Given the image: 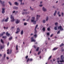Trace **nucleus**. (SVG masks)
I'll return each mask as SVG.
<instances>
[{
    "label": "nucleus",
    "mask_w": 64,
    "mask_h": 64,
    "mask_svg": "<svg viewBox=\"0 0 64 64\" xmlns=\"http://www.w3.org/2000/svg\"><path fill=\"white\" fill-rule=\"evenodd\" d=\"M35 17H33L32 18L31 22H33V24L34 25L36 24V20L35 21Z\"/></svg>",
    "instance_id": "nucleus-1"
},
{
    "label": "nucleus",
    "mask_w": 64,
    "mask_h": 64,
    "mask_svg": "<svg viewBox=\"0 0 64 64\" xmlns=\"http://www.w3.org/2000/svg\"><path fill=\"white\" fill-rule=\"evenodd\" d=\"M10 16L11 21H12V22H14V21H15V20H14V17H13L12 15H10Z\"/></svg>",
    "instance_id": "nucleus-2"
},
{
    "label": "nucleus",
    "mask_w": 64,
    "mask_h": 64,
    "mask_svg": "<svg viewBox=\"0 0 64 64\" xmlns=\"http://www.w3.org/2000/svg\"><path fill=\"white\" fill-rule=\"evenodd\" d=\"M0 2L1 4H2V6H5V4H4V3H5V2L4 1L2 2L1 0H0Z\"/></svg>",
    "instance_id": "nucleus-3"
},
{
    "label": "nucleus",
    "mask_w": 64,
    "mask_h": 64,
    "mask_svg": "<svg viewBox=\"0 0 64 64\" xmlns=\"http://www.w3.org/2000/svg\"><path fill=\"white\" fill-rule=\"evenodd\" d=\"M58 29L60 30V31H63L64 30V29L62 28L61 26H60L58 27Z\"/></svg>",
    "instance_id": "nucleus-4"
},
{
    "label": "nucleus",
    "mask_w": 64,
    "mask_h": 64,
    "mask_svg": "<svg viewBox=\"0 0 64 64\" xmlns=\"http://www.w3.org/2000/svg\"><path fill=\"white\" fill-rule=\"evenodd\" d=\"M9 49H8L7 50L8 52L7 53V54H11V53H12V50L11 49L10 50L9 52Z\"/></svg>",
    "instance_id": "nucleus-5"
},
{
    "label": "nucleus",
    "mask_w": 64,
    "mask_h": 64,
    "mask_svg": "<svg viewBox=\"0 0 64 64\" xmlns=\"http://www.w3.org/2000/svg\"><path fill=\"white\" fill-rule=\"evenodd\" d=\"M20 31V30L19 29V28H17L16 32V34H18V33H19Z\"/></svg>",
    "instance_id": "nucleus-6"
},
{
    "label": "nucleus",
    "mask_w": 64,
    "mask_h": 64,
    "mask_svg": "<svg viewBox=\"0 0 64 64\" xmlns=\"http://www.w3.org/2000/svg\"><path fill=\"white\" fill-rule=\"evenodd\" d=\"M42 10L44 12H46L47 11V9L44 7H43L42 8Z\"/></svg>",
    "instance_id": "nucleus-7"
},
{
    "label": "nucleus",
    "mask_w": 64,
    "mask_h": 64,
    "mask_svg": "<svg viewBox=\"0 0 64 64\" xmlns=\"http://www.w3.org/2000/svg\"><path fill=\"white\" fill-rule=\"evenodd\" d=\"M40 17V15H36V21H37L38 20V18Z\"/></svg>",
    "instance_id": "nucleus-8"
},
{
    "label": "nucleus",
    "mask_w": 64,
    "mask_h": 64,
    "mask_svg": "<svg viewBox=\"0 0 64 64\" xmlns=\"http://www.w3.org/2000/svg\"><path fill=\"white\" fill-rule=\"evenodd\" d=\"M31 42H35L36 41V40L33 39V37H32L31 38Z\"/></svg>",
    "instance_id": "nucleus-9"
},
{
    "label": "nucleus",
    "mask_w": 64,
    "mask_h": 64,
    "mask_svg": "<svg viewBox=\"0 0 64 64\" xmlns=\"http://www.w3.org/2000/svg\"><path fill=\"white\" fill-rule=\"evenodd\" d=\"M20 20H19L17 19L16 20V24H18L20 22Z\"/></svg>",
    "instance_id": "nucleus-10"
},
{
    "label": "nucleus",
    "mask_w": 64,
    "mask_h": 64,
    "mask_svg": "<svg viewBox=\"0 0 64 64\" xmlns=\"http://www.w3.org/2000/svg\"><path fill=\"white\" fill-rule=\"evenodd\" d=\"M5 8H2V13H5Z\"/></svg>",
    "instance_id": "nucleus-11"
},
{
    "label": "nucleus",
    "mask_w": 64,
    "mask_h": 64,
    "mask_svg": "<svg viewBox=\"0 0 64 64\" xmlns=\"http://www.w3.org/2000/svg\"><path fill=\"white\" fill-rule=\"evenodd\" d=\"M0 49H3V48H4V47H5V46L4 45L3 46H3H1V44H0Z\"/></svg>",
    "instance_id": "nucleus-12"
},
{
    "label": "nucleus",
    "mask_w": 64,
    "mask_h": 64,
    "mask_svg": "<svg viewBox=\"0 0 64 64\" xmlns=\"http://www.w3.org/2000/svg\"><path fill=\"white\" fill-rule=\"evenodd\" d=\"M58 26H56L55 27H54V29L55 30H57V28H58Z\"/></svg>",
    "instance_id": "nucleus-13"
},
{
    "label": "nucleus",
    "mask_w": 64,
    "mask_h": 64,
    "mask_svg": "<svg viewBox=\"0 0 64 64\" xmlns=\"http://www.w3.org/2000/svg\"><path fill=\"white\" fill-rule=\"evenodd\" d=\"M56 13H57V10H55L54 14V16H55L56 15Z\"/></svg>",
    "instance_id": "nucleus-14"
},
{
    "label": "nucleus",
    "mask_w": 64,
    "mask_h": 64,
    "mask_svg": "<svg viewBox=\"0 0 64 64\" xmlns=\"http://www.w3.org/2000/svg\"><path fill=\"white\" fill-rule=\"evenodd\" d=\"M5 34V32H3L2 33V34H0V36H3V35H4V34Z\"/></svg>",
    "instance_id": "nucleus-15"
},
{
    "label": "nucleus",
    "mask_w": 64,
    "mask_h": 64,
    "mask_svg": "<svg viewBox=\"0 0 64 64\" xmlns=\"http://www.w3.org/2000/svg\"><path fill=\"white\" fill-rule=\"evenodd\" d=\"M14 4L16 5V6H18V5H19L18 3L17 2H15Z\"/></svg>",
    "instance_id": "nucleus-16"
},
{
    "label": "nucleus",
    "mask_w": 64,
    "mask_h": 64,
    "mask_svg": "<svg viewBox=\"0 0 64 64\" xmlns=\"http://www.w3.org/2000/svg\"><path fill=\"white\" fill-rule=\"evenodd\" d=\"M6 35H7V36H9L10 35V34L8 33V32H7L6 34Z\"/></svg>",
    "instance_id": "nucleus-17"
},
{
    "label": "nucleus",
    "mask_w": 64,
    "mask_h": 64,
    "mask_svg": "<svg viewBox=\"0 0 64 64\" xmlns=\"http://www.w3.org/2000/svg\"><path fill=\"white\" fill-rule=\"evenodd\" d=\"M8 19H9V18L8 17L7 19L5 20V22H7L8 21Z\"/></svg>",
    "instance_id": "nucleus-18"
},
{
    "label": "nucleus",
    "mask_w": 64,
    "mask_h": 64,
    "mask_svg": "<svg viewBox=\"0 0 64 64\" xmlns=\"http://www.w3.org/2000/svg\"><path fill=\"white\" fill-rule=\"evenodd\" d=\"M28 14V12H26L25 13L23 12L22 13V14H23V15H24V14Z\"/></svg>",
    "instance_id": "nucleus-19"
},
{
    "label": "nucleus",
    "mask_w": 64,
    "mask_h": 64,
    "mask_svg": "<svg viewBox=\"0 0 64 64\" xmlns=\"http://www.w3.org/2000/svg\"><path fill=\"white\" fill-rule=\"evenodd\" d=\"M23 30H22L21 31L20 34L21 35H23Z\"/></svg>",
    "instance_id": "nucleus-20"
},
{
    "label": "nucleus",
    "mask_w": 64,
    "mask_h": 64,
    "mask_svg": "<svg viewBox=\"0 0 64 64\" xmlns=\"http://www.w3.org/2000/svg\"><path fill=\"white\" fill-rule=\"evenodd\" d=\"M7 38V37L6 36H3L2 37V38H3L4 39H6Z\"/></svg>",
    "instance_id": "nucleus-21"
},
{
    "label": "nucleus",
    "mask_w": 64,
    "mask_h": 64,
    "mask_svg": "<svg viewBox=\"0 0 64 64\" xmlns=\"http://www.w3.org/2000/svg\"><path fill=\"white\" fill-rule=\"evenodd\" d=\"M64 46V44L63 43H62L60 45V47H62V46Z\"/></svg>",
    "instance_id": "nucleus-22"
},
{
    "label": "nucleus",
    "mask_w": 64,
    "mask_h": 64,
    "mask_svg": "<svg viewBox=\"0 0 64 64\" xmlns=\"http://www.w3.org/2000/svg\"><path fill=\"white\" fill-rule=\"evenodd\" d=\"M0 41H1V42H2V43H4V42L3 41V40H2V39H1L0 40Z\"/></svg>",
    "instance_id": "nucleus-23"
},
{
    "label": "nucleus",
    "mask_w": 64,
    "mask_h": 64,
    "mask_svg": "<svg viewBox=\"0 0 64 64\" xmlns=\"http://www.w3.org/2000/svg\"><path fill=\"white\" fill-rule=\"evenodd\" d=\"M30 10H32V11H33V10H34V9L33 8H31V6H30Z\"/></svg>",
    "instance_id": "nucleus-24"
},
{
    "label": "nucleus",
    "mask_w": 64,
    "mask_h": 64,
    "mask_svg": "<svg viewBox=\"0 0 64 64\" xmlns=\"http://www.w3.org/2000/svg\"><path fill=\"white\" fill-rule=\"evenodd\" d=\"M42 30L43 31H45V28L44 27L42 29Z\"/></svg>",
    "instance_id": "nucleus-25"
},
{
    "label": "nucleus",
    "mask_w": 64,
    "mask_h": 64,
    "mask_svg": "<svg viewBox=\"0 0 64 64\" xmlns=\"http://www.w3.org/2000/svg\"><path fill=\"white\" fill-rule=\"evenodd\" d=\"M46 21H47L48 20V17L47 16L46 18Z\"/></svg>",
    "instance_id": "nucleus-26"
},
{
    "label": "nucleus",
    "mask_w": 64,
    "mask_h": 64,
    "mask_svg": "<svg viewBox=\"0 0 64 64\" xmlns=\"http://www.w3.org/2000/svg\"><path fill=\"white\" fill-rule=\"evenodd\" d=\"M34 30H35L34 33L35 34H36L37 33V31L36 30V29H35Z\"/></svg>",
    "instance_id": "nucleus-27"
},
{
    "label": "nucleus",
    "mask_w": 64,
    "mask_h": 64,
    "mask_svg": "<svg viewBox=\"0 0 64 64\" xmlns=\"http://www.w3.org/2000/svg\"><path fill=\"white\" fill-rule=\"evenodd\" d=\"M18 1H19L20 2V4H22V0H18Z\"/></svg>",
    "instance_id": "nucleus-28"
},
{
    "label": "nucleus",
    "mask_w": 64,
    "mask_h": 64,
    "mask_svg": "<svg viewBox=\"0 0 64 64\" xmlns=\"http://www.w3.org/2000/svg\"><path fill=\"white\" fill-rule=\"evenodd\" d=\"M18 45H17L16 46V50H18Z\"/></svg>",
    "instance_id": "nucleus-29"
},
{
    "label": "nucleus",
    "mask_w": 64,
    "mask_h": 64,
    "mask_svg": "<svg viewBox=\"0 0 64 64\" xmlns=\"http://www.w3.org/2000/svg\"><path fill=\"white\" fill-rule=\"evenodd\" d=\"M8 3L10 5V6H11V5H12V4H11V3L10 2H8Z\"/></svg>",
    "instance_id": "nucleus-30"
},
{
    "label": "nucleus",
    "mask_w": 64,
    "mask_h": 64,
    "mask_svg": "<svg viewBox=\"0 0 64 64\" xmlns=\"http://www.w3.org/2000/svg\"><path fill=\"white\" fill-rule=\"evenodd\" d=\"M58 49V48H55L53 49V50H56V49Z\"/></svg>",
    "instance_id": "nucleus-31"
},
{
    "label": "nucleus",
    "mask_w": 64,
    "mask_h": 64,
    "mask_svg": "<svg viewBox=\"0 0 64 64\" xmlns=\"http://www.w3.org/2000/svg\"><path fill=\"white\" fill-rule=\"evenodd\" d=\"M52 58V56H51L48 58V60H50Z\"/></svg>",
    "instance_id": "nucleus-32"
},
{
    "label": "nucleus",
    "mask_w": 64,
    "mask_h": 64,
    "mask_svg": "<svg viewBox=\"0 0 64 64\" xmlns=\"http://www.w3.org/2000/svg\"><path fill=\"white\" fill-rule=\"evenodd\" d=\"M46 22V20H43V23H45Z\"/></svg>",
    "instance_id": "nucleus-33"
},
{
    "label": "nucleus",
    "mask_w": 64,
    "mask_h": 64,
    "mask_svg": "<svg viewBox=\"0 0 64 64\" xmlns=\"http://www.w3.org/2000/svg\"><path fill=\"white\" fill-rule=\"evenodd\" d=\"M60 62L62 63V62H64V60H60Z\"/></svg>",
    "instance_id": "nucleus-34"
},
{
    "label": "nucleus",
    "mask_w": 64,
    "mask_h": 64,
    "mask_svg": "<svg viewBox=\"0 0 64 64\" xmlns=\"http://www.w3.org/2000/svg\"><path fill=\"white\" fill-rule=\"evenodd\" d=\"M39 48L38 47L36 49V51H38L39 50Z\"/></svg>",
    "instance_id": "nucleus-35"
},
{
    "label": "nucleus",
    "mask_w": 64,
    "mask_h": 64,
    "mask_svg": "<svg viewBox=\"0 0 64 64\" xmlns=\"http://www.w3.org/2000/svg\"><path fill=\"white\" fill-rule=\"evenodd\" d=\"M34 37H35V38H36V37H37V34H35L34 35Z\"/></svg>",
    "instance_id": "nucleus-36"
},
{
    "label": "nucleus",
    "mask_w": 64,
    "mask_h": 64,
    "mask_svg": "<svg viewBox=\"0 0 64 64\" xmlns=\"http://www.w3.org/2000/svg\"><path fill=\"white\" fill-rule=\"evenodd\" d=\"M38 27V24H37L36 25V27L35 28V29H36V28H37V27Z\"/></svg>",
    "instance_id": "nucleus-37"
},
{
    "label": "nucleus",
    "mask_w": 64,
    "mask_h": 64,
    "mask_svg": "<svg viewBox=\"0 0 64 64\" xmlns=\"http://www.w3.org/2000/svg\"><path fill=\"white\" fill-rule=\"evenodd\" d=\"M47 35H48V36H49V35H50V34L48 32L47 33Z\"/></svg>",
    "instance_id": "nucleus-38"
},
{
    "label": "nucleus",
    "mask_w": 64,
    "mask_h": 64,
    "mask_svg": "<svg viewBox=\"0 0 64 64\" xmlns=\"http://www.w3.org/2000/svg\"><path fill=\"white\" fill-rule=\"evenodd\" d=\"M62 16H63L64 15V13L63 12H62Z\"/></svg>",
    "instance_id": "nucleus-39"
},
{
    "label": "nucleus",
    "mask_w": 64,
    "mask_h": 64,
    "mask_svg": "<svg viewBox=\"0 0 64 64\" xmlns=\"http://www.w3.org/2000/svg\"><path fill=\"white\" fill-rule=\"evenodd\" d=\"M12 39V37H10V38L9 39V40H11Z\"/></svg>",
    "instance_id": "nucleus-40"
},
{
    "label": "nucleus",
    "mask_w": 64,
    "mask_h": 64,
    "mask_svg": "<svg viewBox=\"0 0 64 64\" xmlns=\"http://www.w3.org/2000/svg\"><path fill=\"white\" fill-rule=\"evenodd\" d=\"M29 60H30V59H29V58H28V60H27V62H28V61H29Z\"/></svg>",
    "instance_id": "nucleus-41"
},
{
    "label": "nucleus",
    "mask_w": 64,
    "mask_h": 64,
    "mask_svg": "<svg viewBox=\"0 0 64 64\" xmlns=\"http://www.w3.org/2000/svg\"><path fill=\"white\" fill-rule=\"evenodd\" d=\"M55 25H58V23L57 22H56V23H55Z\"/></svg>",
    "instance_id": "nucleus-42"
},
{
    "label": "nucleus",
    "mask_w": 64,
    "mask_h": 64,
    "mask_svg": "<svg viewBox=\"0 0 64 64\" xmlns=\"http://www.w3.org/2000/svg\"><path fill=\"white\" fill-rule=\"evenodd\" d=\"M40 53H41V52H40V51L38 53V55H39V54H40Z\"/></svg>",
    "instance_id": "nucleus-43"
},
{
    "label": "nucleus",
    "mask_w": 64,
    "mask_h": 64,
    "mask_svg": "<svg viewBox=\"0 0 64 64\" xmlns=\"http://www.w3.org/2000/svg\"><path fill=\"white\" fill-rule=\"evenodd\" d=\"M60 32V30H59L57 32V34H59Z\"/></svg>",
    "instance_id": "nucleus-44"
},
{
    "label": "nucleus",
    "mask_w": 64,
    "mask_h": 64,
    "mask_svg": "<svg viewBox=\"0 0 64 64\" xmlns=\"http://www.w3.org/2000/svg\"><path fill=\"white\" fill-rule=\"evenodd\" d=\"M39 6H40V7H42V6H43V5L42 4L40 5Z\"/></svg>",
    "instance_id": "nucleus-45"
},
{
    "label": "nucleus",
    "mask_w": 64,
    "mask_h": 64,
    "mask_svg": "<svg viewBox=\"0 0 64 64\" xmlns=\"http://www.w3.org/2000/svg\"><path fill=\"white\" fill-rule=\"evenodd\" d=\"M52 7L53 8H54V9H55V8H56V7H55V6H53Z\"/></svg>",
    "instance_id": "nucleus-46"
},
{
    "label": "nucleus",
    "mask_w": 64,
    "mask_h": 64,
    "mask_svg": "<svg viewBox=\"0 0 64 64\" xmlns=\"http://www.w3.org/2000/svg\"><path fill=\"white\" fill-rule=\"evenodd\" d=\"M18 11H16V13L15 14H17V13H18Z\"/></svg>",
    "instance_id": "nucleus-47"
},
{
    "label": "nucleus",
    "mask_w": 64,
    "mask_h": 64,
    "mask_svg": "<svg viewBox=\"0 0 64 64\" xmlns=\"http://www.w3.org/2000/svg\"><path fill=\"white\" fill-rule=\"evenodd\" d=\"M27 25V23L26 22H25L24 23V25Z\"/></svg>",
    "instance_id": "nucleus-48"
},
{
    "label": "nucleus",
    "mask_w": 64,
    "mask_h": 64,
    "mask_svg": "<svg viewBox=\"0 0 64 64\" xmlns=\"http://www.w3.org/2000/svg\"><path fill=\"white\" fill-rule=\"evenodd\" d=\"M47 30H48V31H50V28H48L47 29Z\"/></svg>",
    "instance_id": "nucleus-49"
},
{
    "label": "nucleus",
    "mask_w": 64,
    "mask_h": 64,
    "mask_svg": "<svg viewBox=\"0 0 64 64\" xmlns=\"http://www.w3.org/2000/svg\"><path fill=\"white\" fill-rule=\"evenodd\" d=\"M60 12H58V15H59L60 14Z\"/></svg>",
    "instance_id": "nucleus-50"
},
{
    "label": "nucleus",
    "mask_w": 64,
    "mask_h": 64,
    "mask_svg": "<svg viewBox=\"0 0 64 64\" xmlns=\"http://www.w3.org/2000/svg\"><path fill=\"white\" fill-rule=\"evenodd\" d=\"M33 60V59L32 58H30V61H32Z\"/></svg>",
    "instance_id": "nucleus-51"
},
{
    "label": "nucleus",
    "mask_w": 64,
    "mask_h": 64,
    "mask_svg": "<svg viewBox=\"0 0 64 64\" xmlns=\"http://www.w3.org/2000/svg\"><path fill=\"white\" fill-rule=\"evenodd\" d=\"M9 42L8 43L7 46H9Z\"/></svg>",
    "instance_id": "nucleus-52"
},
{
    "label": "nucleus",
    "mask_w": 64,
    "mask_h": 64,
    "mask_svg": "<svg viewBox=\"0 0 64 64\" xmlns=\"http://www.w3.org/2000/svg\"><path fill=\"white\" fill-rule=\"evenodd\" d=\"M28 57V56H27L26 57V59H27V58Z\"/></svg>",
    "instance_id": "nucleus-53"
},
{
    "label": "nucleus",
    "mask_w": 64,
    "mask_h": 64,
    "mask_svg": "<svg viewBox=\"0 0 64 64\" xmlns=\"http://www.w3.org/2000/svg\"><path fill=\"white\" fill-rule=\"evenodd\" d=\"M27 10H25V9L24 10V11H27Z\"/></svg>",
    "instance_id": "nucleus-54"
},
{
    "label": "nucleus",
    "mask_w": 64,
    "mask_h": 64,
    "mask_svg": "<svg viewBox=\"0 0 64 64\" xmlns=\"http://www.w3.org/2000/svg\"><path fill=\"white\" fill-rule=\"evenodd\" d=\"M13 9H16V6H14L13 8Z\"/></svg>",
    "instance_id": "nucleus-55"
},
{
    "label": "nucleus",
    "mask_w": 64,
    "mask_h": 64,
    "mask_svg": "<svg viewBox=\"0 0 64 64\" xmlns=\"http://www.w3.org/2000/svg\"><path fill=\"white\" fill-rule=\"evenodd\" d=\"M18 7H16V9H18Z\"/></svg>",
    "instance_id": "nucleus-56"
},
{
    "label": "nucleus",
    "mask_w": 64,
    "mask_h": 64,
    "mask_svg": "<svg viewBox=\"0 0 64 64\" xmlns=\"http://www.w3.org/2000/svg\"><path fill=\"white\" fill-rule=\"evenodd\" d=\"M15 11L14 10L13 11L12 13H15Z\"/></svg>",
    "instance_id": "nucleus-57"
},
{
    "label": "nucleus",
    "mask_w": 64,
    "mask_h": 64,
    "mask_svg": "<svg viewBox=\"0 0 64 64\" xmlns=\"http://www.w3.org/2000/svg\"><path fill=\"white\" fill-rule=\"evenodd\" d=\"M62 51H64V49H62L61 50Z\"/></svg>",
    "instance_id": "nucleus-58"
},
{
    "label": "nucleus",
    "mask_w": 64,
    "mask_h": 64,
    "mask_svg": "<svg viewBox=\"0 0 64 64\" xmlns=\"http://www.w3.org/2000/svg\"><path fill=\"white\" fill-rule=\"evenodd\" d=\"M52 36H53V34H52L51 35V36H50V37H52Z\"/></svg>",
    "instance_id": "nucleus-59"
},
{
    "label": "nucleus",
    "mask_w": 64,
    "mask_h": 64,
    "mask_svg": "<svg viewBox=\"0 0 64 64\" xmlns=\"http://www.w3.org/2000/svg\"><path fill=\"white\" fill-rule=\"evenodd\" d=\"M6 56V54H4V57H5Z\"/></svg>",
    "instance_id": "nucleus-60"
},
{
    "label": "nucleus",
    "mask_w": 64,
    "mask_h": 64,
    "mask_svg": "<svg viewBox=\"0 0 64 64\" xmlns=\"http://www.w3.org/2000/svg\"><path fill=\"white\" fill-rule=\"evenodd\" d=\"M40 4H42V2H40Z\"/></svg>",
    "instance_id": "nucleus-61"
},
{
    "label": "nucleus",
    "mask_w": 64,
    "mask_h": 64,
    "mask_svg": "<svg viewBox=\"0 0 64 64\" xmlns=\"http://www.w3.org/2000/svg\"><path fill=\"white\" fill-rule=\"evenodd\" d=\"M34 48H35V49H36V46H34Z\"/></svg>",
    "instance_id": "nucleus-62"
},
{
    "label": "nucleus",
    "mask_w": 64,
    "mask_h": 64,
    "mask_svg": "<svg viewBox=\"0 0 64 64\" xmlns=\"http://www.w3.org/2000/svg\"><path fill=\"white\" fill-rule=\"evenodd\" d=\"M33 35V34H30L31 36H32V35Z\"/></svg>",
    "instance_id": "nucleus-63"
},
{
    "label": "nucleus",
    "mask_w": 64,
    "mask_h": 64,
    "mask_svg": "<svg viewBox=\"0 0 64 64\" xmlns=\"http://www.w3.org/2000/svg\"><path fill=\"white\" fill-rule=\"evenodd\" d=\"M60 57L61 58H62V57H63V55H62V56H61Z\"/></svg>",
    "instance_id": "nucleus-64"
}]
</instances>
